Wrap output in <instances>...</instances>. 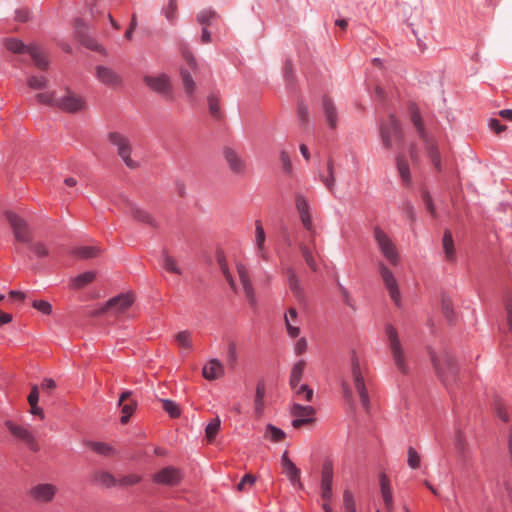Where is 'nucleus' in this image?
I'll use <instances>...</instances> for the list:
<instances>
[{
	"label": "nucleus",
	"instance_id": "63",
	"mask_svg": "<svg viewBox=\"0 0 512 512\" xmlns=\"http://www.w3.org/2000/svg\"><path fill=\"white\" fill-rule=\"evenodd\" d=\"M495 409H496L497 414L501 420H503L505 422H507L509 420L508 412L500 403H498V402L496 403Z\"/></svg>",
	"mask_w": 512,
	"mask_h": 512
},
{
	"label": "nucleus",
	"instance_id": "22",
	"mask_svg": "<svg viewBox=\"0 0 512 512\" xmlns=\"http://www.w3.org/2000/svg\"><path fill=\"white\" fill-rule=\"evenodd\" d=\"M202 375L207 380H216L224 375V367L217 359H211L204 365Z\"/></svg>",
	"mask_w": 512,
	"mask_h": 512
},
{
	"label": "nucleus",
	"instance_id": "9",
	"mask_svg": "<svg viewBox=\"0 0 512 512\" xmlns=\"http://www.w3.org/2000/svg\"><path fill=\"white\" fill-rule=\"evenodd\" d=\"M5 426L14 437L23 441L30 450L34 452L39 450V444L28 426L19 425L10 420L5 422Z\"/></svg>",
	"mask_w": 512,
	"mask_h": 512
},
{
	"label": "nucleus",
	"instance_id": "42",
	"mask_svg": "<svg viewBox=\"0 0 512 512\" xmlns=\"http://www.w3.org/2000/svg\"><path fill=\"white\" fill-rule=\"evenodd\" d=\"M427 151L429 158L431 162L433 163L434 167L440 171L441 170V157L440 153L436 146H434L432 143H427Z\"/></svg>",
	"mask_w": 512,
	"mask_h": 512
},
{
	"label": "nucleus",
	"instance_id": "47",
	"mask_svg": "<svg viewBox=\"0 0 512 512\" xmlns=\"http://www.w3.org/2000/svg\"><path fill=\"white\" fill-rule=\"evenodd\" d=\"M136 409V402L130 401L122 405L121 423L126 424Z\"/></svg>",
	"mask_w": 512,
	"mask_h": 512
},
{
	"label": "nucleus",
	"instance_id": "43",
	"mask_svg": "<svg viewBox=\"0 0 512 512\" xmlns=\"http://www.w3.org/2000/svg\"><path fill=\"white\" fill-rule=\"evenodd\" d=\"M219 430H220V420H219V418H215L206 426V429H205L206 438L208 439L209 442H212L215 439Z\"/></svg>",
	"mask_w": 512,
	"mask_h": 512
},
{
	"label": "nucleus",
	"instance_id": "5",
	"mask_svg": "<svg viewBox=\"0 0 512 512\" xmlns=\"http://www.w3.org/2000/svg\"><path fill=\"white\" fill-rule=\"evenodd\" d=\"M316 410L311 405H301L294 402L290 407V415L293 420L291 425L295 429H299L304 425L314 422Z\"/></svg>",
	"mask_w": 512,
	"mask_h": 512
},
{
	"label": "nucleus",
	"instance_id": "26",
	"mask_svg": "<svg viewBox=\"0 0 512 512\" xmlns=\"http://www.w3.org/2000/svg\"><path fill=\"white\" fill-rule=\"evenodd\" d=\"M97 77L102 83L110 86L117 85L120 82L118 75L112 69L104 66L97 68Z\"/></svg>",
	"mask_w": 512,
	"mask_h": 512
},
{
	"label": "nucleus",
	"instance_id": "1",
	"mask_svg": "<svg viewBox=\"0 0 512 512\" xmlns=\"http://www.w3.org/2000/svg\"><path fill=\"white\" fill-rule=\"evenodd\" d=\"M38 102L46 105L56 106L63 111L74 113L85 107V101L82 97L67 91L63 97H57L55 92H42L36 95Z\"/></svg>",
	"mask_w": 512,
	"mask_h": 512
},
{
	"label": "nucleus",
	"instance_id": "18",
	"mask_svg": "<svg viewBox=\"0 0 512 512\" xmlns=\"http://www.w3.org/2000/svg\"><path fill=\"white\" fill-rule=\"evenodd\" d=\"M134 303V296L131 293L120 294L109 300L107 308L115 313H124Z\"/></svg>",
	"mask_w": 512,
	"mask_h": 512
},
{
	"label": "nucleus",
	"instance_id": "36",
	"mask_svg": "<svg viewBox=\"0 0 512 512\" xmlns=\"http://www.w3.org/2000/svg\"><path fill=\"white\" fill-rule=\"evenodd\" d=\"M411 121L419 132L421 138L426 139L421 115L415 105L410 106Z\"/></svg>",
	"mask_w": 512,
	"mask_h": 512
},
{
	"label": "nucleus",
	"instance_id": "45",
	"mask_svg": "<svg viewBox=\"0 0 512 512\" xmlns=\"http://www.w3.org/2000/svg\"><path fill=\"white\" fill-rule=\"evenodd\" d=\"M344 512H356V503L351 491L345 490L343 493Z\"/></svg>",
	"mask_w": 512,
	"mask_h": 512
},
{
	"label": "nucleus",
	"instance_id": "20",
	"mask_svg": "<svg viewBox=\"0 0 512 512\" xmlns=\"http://www.w3.org/2000/svg\"><path fill=\"white\" fill-rule=\"evenodd\" d=\"M295 205H296L298 213L300 214V218H301L303 226L308 231H312L313 224H312V219H311V215H310V207H309V204H308L307 200L305 199V197L300 194L296 195L295 196Z\"/></svg>",
	"mask_w": 512,
	"mask_h": 512
},
{
	"label": "nucleus",
	"instance_id": "44",
	"mask_svg": "<svg viewBox=\"0 0 512 512\" xmlns=\"http://www.w3.org/2000/svg\"><path fill=\"white\" fill-rule=\"evenodd\" d=\"M181 78H182V83H183L185 92L189 96H192L195 91V82L192 79L191 75L187 71L182 69L181 70Z\"/></svg>",
	"mask_w": 512,
	"mask_h": 512
},
{
	"label": "nucleus",
	"instance_id": "19",
	"mask_svg": "<svg viewBox=\"0 0 512 512\" xmlns=\"http://www.w3.org/2000/svg\"><path fill=\"white\" fill-rule=\"evenodd\" d=\"M266 234L263 224L260 220L255 221V237L254 243L256 248V254L263 260L268 259V253L265 246Z\"/></svg>",
	"mask_w": 512,
	"mask_h": 512
},
{
	"label": "nucleus",
	"instance_id": "23",
	"mask_svg": "<svg viewBox=\"0 0 512 512\" xmlns=\"http://www.w3.org/2000/svg\"><path fill=\"white\" fill-rule=\"evenodd\" d=\"M380 481V488H381V495L383 498V501L385 503V507L388 510V512H391L393 510V496L392 491L390 487V480L387 477L385 473H381L379 477Z\"/></svg>",
	"mask_w": 512,
	"mask_h": 512
},
{
	"label": "nucleus",
	"instance_id": "27",
	"mask_svg": "<svg viewBox=\"0 0 512 512\" xmlns=\"http://www.w3.org/2000/svg\"><path fill=\"white\" fill-rule=\"evenodd\" d=\"M306 368L305 360H299L291 368L290 377H289V385L290 387H295L300 384L302 376L304 374Z\"/></svg>",
	"mask_w": 512,
	"mask_h": 512
},
{
	"label": "nucleus",
	"instance_id": "24",
	"mask_svg": "<svg viewBox=\"0 0 512 512\" xmlns=\"http://www.w3.org/2000/svg\"><path fill=\"white\" fill-rule=\"evenodd\" d=\"M224 157L228 162L230 169L234 173H243L245 170L244 162L238 157L237 153L231 148H225Z\"/></svg>",
	"mask_w": 512,
	"mask_h": 512
},
{
	"label": "nucleus",
	"instance_id": "40",
	"mask_svg": "<svg viewBox=\"0 0 512 512\" xmlns=\"http://www.w3.org/2000/svg\"><path fill=\"white\" fill-rule=\"evenodd\" d=\"M95 480L104 486L112 487L118 485V479H115L113 475L107 472H99L95 476Z\"/></svg>",
	"mask_w": 512,
	"mask_h": 512
},
{
	"label": "nucleus",
	"instance_id": "13",
	"mask_svg": "<svg viewBox=\"0 0 512 512\" xmlns=\"http://www.w3.org/2000/svg\"><path fill=\"white\" fill-rule=\"evenodd\" d=\"M144 81L150 89L159 94H171L170 79L166 74H159L156 76H145Z\"/></svg>",
	"mask_w": 512,
	"mask_h": 512
},
{
	"label": "nucleus",
	"instance_id": "55",
	"mask_svg": "<svg viewBox=\"0 0 512 512\" xmlns=\"http://www.w3.org/2000/svg\"><path fill=\"white\" fill-rule=\"evenodd\" d=\"M489 128L497 135L501 134L507 129V126L502 124L498 119L491 118L488 121Z\"/></svg>",
	"mask_w": 512,
	"mask_h": 512
},
{
	"label": "nucleus",
	"instance_id": "28",
	"mask_svg": "<svg viewBox=\"0 0 512 512\" xmlns=\"http://www.w3.org/2000/svg\"><path fill=\"white\" fill-rule=\"evenodd\" d=\"M293 396L298 401L311 402L313 399L314 391L306 384H298L295 387H291Z\"/></svg>",
	"mask_w": 512,
	"mask_h": 512
},
{
	"label": "nucleus",
	"instance_id": "62",
	"mask_svg": "<svg viewBox=\"0 0 512 512\" xmlns=\"http://www.w3.org/2000/svg\"><path fill=\"white\" fill-rule=\"evenodd\" d=\"M38 401H39V389L35 385L31 388V391L28 395V403H29V405H34V404H38Z\"/></svg>",
	"mask_w": 512,
	"mask_h": 512
},
{
	"label": "nucleus",
	"instance_id": "56",
	"mask_svg": "<svg viewBox=\"0 0 512 512\" xmlns=\"http://www.w3.org/2000/svg\"><path fill=\"white\" fill-rule=\"evenodd\" d=\"M30 249L36 257H45L48 255V250L43 243H34L30 246Z\"/></svg>",
	"mask_w": 512,
	"mask_h": 512
},
{
	"label": "nucleus",
	"instance_id": "61",
	"mask_svg": "<svg viewBox=\"0 0 512 512\" xmlns=\"http://www.w3.org/2000/svg\"><path fill=\"white\" fill-rule=\"evenodd\" d=\"M182 55H183V58L185 59V61L187 62V64L192 68V69H196V60L194 58V56L192 55V53L188 50V49H183L182 50Z\"/></svg>",
	"mask_w": 512,
	"mask_h": 512
},
{
	"label": "nucleus",
	"instance_id": "35",
	"mask_svg": "<svg viewBox=\"0 0 512 512\" xmlns=\"http://www.w3.org/2000/svg\"><path fill=\"white\" fill-rule=\"evenodd\" d=\"M397 168L403 183H405L406 185H410L411 175L409 165L402 156H399L397 158Z\"/></svg>",
	"mask_w": 512,
	"mask_h": 512
},
{
	"label": "nucleus",
	"instance_id": "60",
	"mask_svg": "<svg viewBox=\"0 0 512 512\" xmlns=\"http://www.w3.org/2000/svg\"><path fill=\"white\" fill-rule=\"evenodd\" d=\"M208 101H209L210 113L213 116H218V114H219V102H218V99L215 96H210L208 98Z\"/></svg>",
	"mask_w": 512,
	"mask_h": 512
},
{
	"label": "nucleus",
	"instance_id": "12",
	"mask_svg": "<svg viewBox=\"0 0 512 512\" xmlns=\"http://www.w3.org/2000/svg\"><path fill=\"white\" fill-rule=\"evenodd\" d=\"M182 479V473L179 469L168 466L161 469L153 476L154 482L162 485L174 486Z\"/></svg>",
	"mask_w": 512,
	"mask_h": 512
},
{
	"label": "nucleus",
	"instance_id": "49",
	"mask_svg": "<svg viewBox=\"0 0 512 512\" xmlns=\"http://www.w3.org/2000/svg\"><path fill=\"white\" fill-rule=\"evenodd\" d=\"M32 306L44 315H50L52 312V306L49 302L45 300H35L32 303Z\"/></svg>",
	"mask_w": 512,
	"mask_h": 512
},
{
	"label": "nucleus",
	"instance_id": "33",
	"mask_svg": "<svg viewBox=\"0 0 512 512\" xmlns=\"http://www.w3.org/2000/svg\"><path fill=\"white\" fill-rule=\"evenodd\" d=\"M264 435H265V438H267L270 441L275 442V443L283 441L286 437V433L282 429H280L272 424H268L266 426Z\"/></svg>",
	"mask_w": 512,
	"mask_h": 512
},
{
	"label": "nucleus",
	"instance_id": "46",
	"mask_svg": "<svg viewBox=\"0 0 512 512\" xmlns=\"http://www.w3.org/2000/svg\"><path fill=\"white\" fill-rule=\"evenodd\" d=\"M163 267L167 272L177 274V275L181 274V271H180V268L178 267L177 261L169 255L164 256Z\"/></svg>",
	"mask_w": 512,
	"mask_h": 512
},
{
	"label": "nucleus",
	"instance_id": "25",
	"mask_svg": "<svg viewBox=\"0 0 512 512\" xmlns=\"http://www.w3.org/2000/svg\"><path fill=\"white\" fill-rule=\"evenodd\" d=\"M285 324L287 328L288 335L292 338L298 337L300 334V329L297 320V311L294 308H290L285 314Z\"/></svg>",
	"mask_w": 512,
	"mask_h": 512
},
{
	"label": "nucleus",
	"instance_id": "54",
	"mask_svg": "<svg viewBox=\"0 0 512 512\" xmlns=\"http://www.w3.org/2000/svg\"><path fill=\"white\" fill-rule=\"evenodd\" d=\"M256 478L251 474H245L237 485L238 491H244L247 486L254 485Z\"/></svg>",
	"mask_w": 512,
	"mask_h": 512
},
{
	"label": "nucleus",
	"instance_id": "50",
	"mask_svg": "<svg viewBox=\"0 0 512 512\" xmlns=\"http://www.w3.org/2000/svg\"><path fill=\"white\" fill-rule=\"evenodd\" d=\"M408 465L412 469H417L420 466V455L413 447L408 448Z\"/></svg>",
	"mask_w": 512,
	"mask_h": 512
},
{
	"label": "nucleus",
	"instance_id": "38",
	"mask_svg": "<svg viewBox=\"0 0 512 512\" xmlns=\"http://www.w3.org/2000/svg\"><path fill=\"white\" fill-rule=\"evenodd\" d=\"M218 18L219 15L211 9H205L197 15V20L202 25H210Z\"/></svg>",
	"mask_w": 512,
	"mask_h": 512
},
{
	"label": "nucleus",
	"instance_id": "8",
	"mask_svg": "<svg viewBox=\"0 0 512 512\" xmlns=\"http://www.w3.org/2000/svg\"><path fill=\"white\" fill-rule=\"evenodd\" d=\"M374 237L382 255L393 265L398 263L399 257L395 244L390 237L380 228L374 230Z\"/></svg>",
	"mask_w": 512,
	"mask_h": 512
},
{
	"label": "nucleus",
	"instance_id": "17",
	"mask_svg": "<svg viewBox=\"0 0 512 512\" xmlns=\"http://www.w3.org/2000/svg\"><path fill=\"white\" fill-rule=\"evenodd\" d=\"M352 373L354 378V386L359 394L361 404L366 410H368L370 405L369 394L366 389L364 379L361 375L359 365L357 363L353 364Z\"/></svg>",
	"mask_w": 512,
	"mask_h": 512
},
{
	"label": "nucleus",
	"instance_id": "2",
	"mask_svg": "<svg viewBox=\"0 0 512 512\" xmlns=\"http://www.w3.org/2000/svg\"><path fill=\"white\" fill-rule=\"evenodd\" d=\"M5 46L13 53L28 54L35 65L42 70L48 66L44 52L37 46H25L20 40L14 38L6 39Z\"/></svg>",
	"mask_w": 512,
	"mask_h": 512
},
{
	"label": "nucleus",
	"instance_id": "53",
	"mask_svg": "<svg viewBox=\"0 0 512 512\" xmlns=\"http://www.w3.org/2000/svg\"><path fill=\"white\" fill-rule=\"evenodd\" d=\"M91 449L100 455H109L112 451V448L108 444L102 442L91 443Z\"/></svg>",
	"mask_w": 512,
	"mask_h": 512
},
{
	"label": "nucleus",
	"instance_id": "14",
	"mask_svg": "<svg viewBox=\"0 0 512 512\" xmlns=\"http://www.w3.org/2000/svg\"><path fill=\"white\" fill-rule=\"evenodd\" d=\"M236 268H237V273H238L240 282L242 284L243 292H244L246 298L252 305H255L256 304L255 292H254V288H253L251 280H250V276H249L247 267L242 263H237Z\"/></svg>",
	"mask_w": 512,
	"mask_h": 512
},
{
	"label": "nucleus",
	"instance_id": "3",
	"mask_svg": "<svg viewBox=\"0 0 512 512\" xmlns=\"http://www.w3.org/2000/svg\"><path fill=\"white\" fill-rule=\"evenodd\" d=\"M5 217L10 224L15 239L21 243H30L32 232L26 220L13 211H6Z\"/></svg>",
	"mask_w": 512,
	"mask_h": 512
},
{
	"label": "nucleus",
	"instance_id": "59",
	"mask_svg": "<svg viewBox=\"0 0 512 512\" xmlns=\"http://www.w3.org/2000/svg\"><path fill=\"white\" fill-rule=\"evenodd\" d=\"M280 158H281L284 170L287 173H290L292 170V163L290 161L288 153L286 151H281Z\"/></svg>",
	"mask_w": 512,
	"mask_h": 512
},
{
	"label": "nucleus",
	"instance_id": "34",
	"mask_svg": "<svg viewBox=\"0 0 512 512\" xmlns=\"http://www.w3.org/2000/svg\"><path fill=\"white\" fill-rule=\"evenodd\" d=\"M266 389L264 383H258L255 393V411L258 415H261L264 410V397Z\"/></svg>",
	"mask_w": 512,
	"mask_h": 512
},
{
	"label": "nucleus",
	"instance_id": "31",
	"mask_svg": "<svg viewBox=\"0 0 512 512\" xmlns=\"http://www.w3.org/2000/svg\"><path fill=\"white\" fill-rule=\"evenodd\" d=\"M95 276H96V274L93 271H87V272L81 273L71 279L70 285L72 288H75V289L82 288V287L86 286L87 284L91 283L94 280Z\"/></svg>",
	"mask_w": 512,
	"mask_h": 512
},
{
	"label": "nucleus",
	"instance_id": "51",
	"mask_svg": "<svg viewBox=\"0 0 512 512\" xmlns=\"http://www.w3.org/2000/svg\"><path fill=\"white\" fill-rule=\"evenodd\" d=\"M141 480V477L137 474H130L127 476H123L118 479V485L119 486H132L137 483H139Z\"/></svg>",
	"mask_w": 512,
	"mask_h": 512
},
{
	"label": "nucleus",
	"instance_id": "39",
	"mask_svg": "<svg viewBox=\"0 0 512 512\" xmlns=\"http://www.w3.org/2000/svg\"><path fill=\"white\" fill-rule=\"evenodd\" d=\"M175 340L180 348L190 350L192 348L191 334L188 331H181L175 336Z\"/></svg>",
	"mask_w": 512,
	"mask_h": 512
},
{
	"label": "nucleus",
	"instance_id": "4",
	"mask_svg": "<svg viewBox=\"0 0 512 512\" xmlns=\"http://www.w3.org/2000/svg\"><path fill=\"white\" fill-rule=\"evenodd\" d=\"M332 482H333V464L331 461H325L321 471V497L324 500L322 505L325 512H336L332 509L329 501L332 499Z\"/></svg>",
	"mask_w": 512,
	"mask_h": 512
},
{
	"label": "nucleus",
	"instance_id": "10",
	"mask_svg": "<svg viewBox=\"0 0 512 512\" xmlns=\"http://www.w3.org/2000/svg\"><path fill=\"white\" fill-rule=\"evenodd\" d=\"M385 332L389 341V345L393 354L394 362L397 368L405 372L406 371V363L403 355V351L401 348V344L398 339V335L393 326L387 325L385 328Z\"/></svg>",
	"mask_w": 512,
	"mask_h": 512
},
{
	"label": "nucleus",
	"instance_id": "6",
	"mask_svg": "<svg viewBox=\"0 0 512 512\" xmlns=\"http://www.w3.org/2000/svg\"><path fill=\"white\" fill-rule=\"evenodd\" d=\"M431 360L442 382L447 385L449 378L456 374V365L453 358L446 353L441 356L431 353Z\"/></svg>",
	"mask_w": 512,
	"mask_h": 512
},
{
	"label": "nucleus",
	"instance_id": "7",
	"mask_svg": "<svg viewBox=\"0 0 512 512\" xmlns=\"http://www.w3.org/2000/svg\"><path fill=\"white\" fill-rule=\"evenodd\" d=\"M382 141L385 147L391 148L402 140V132L398 120L393 116H389L387 122L381 127Z\"/></svg>",
	"mask_w": 512,
	"mask_h": 512
},
{
	"label": "nucleus",
	"instance_id": "64",
	"mask_svg": "<svg viewBox=\"0 0 512 512\" xmlns=\"http://www.w3.org/2000/svg\"><path fill=\"white\" fill-rule=\"evenodd\" d=\"M307 349V342L304 338H301L297 341L295 345V352L296 354L300 355L303 354Z\"/></svg>",
	"mask_w": 512,
	"mask_h": 512
},
{
	"label": "nucleus",
	"instance_id": "48",
	"mask_svg": "<svg viewBox=\"0 0 512 512\" xmlns=\"http://www.w3.org/2000/svg\"><path fill=\"white\" fill-rule=\"evenodd\" d=\"M163 409L173 418L180 416L179 406L172 400H162Z\"/></svg>",
	"mask_w": 512,
	"mask_h": 512
},
{
	"label": "nucleus",
	"instance_id": "15",
	"mask_svg": "<svg viewBox=\"0 0 512 512\" xmlns=\"http://www.w3.org/2000/svg\"><path fill=\"white\" fill-rule=\"evenodd\" d=\"M281 465L283 468V473L288 477L291 484L294 487L302 488V483L300 480V470L290 460L287 451H285L281 457Z\"/></svg>",
	"mask_w": 512,
	"mask_h": 512
},
{
	"label": "nucleus",
	"instance_id": "58",
	"mask_svg": "<svg viewBox=\"0 0 512 512\" xmlns=\"http://www.w3.org/2000/svg\"><path fill=\"white\" fill-rule=\"evenodd\" d=\"M328 172H329V176L324 179V183L326 185V187L332 191L333 187H334V183H335V178H334V172H333V165L331 162L328 163Z\"/></svg>",
	"mask_w": 512,
	"mask_h": 512
},
{
	"label": "nucleus",
	"instance_id": "21",
	"mask_svg": "<svg viewBox=\"0 0 512 512\" xmlns=\"http://www.w3.org/2000/svg\"><path fill=\"white\" fill-rule=\"evenodd\" d=\"M56 493V487L52 484H39L30 491L31 496L40 502H49Z\"/></svg>",
	"mask_w": 512,
	"mask_h": 512
},
{
	"label": "nucleus",
	"instance_id": "30",
	"mask_svg": "<svg viewBox=\"0 0 512 512\" xmlns=\"http://www.w3.org/2000/svg\"><path fill=\"white\" fill-rule=\"evenodd\" d=\"M125 212L140 222L149 224L152 223V217L149 215V213L136 207L134 204L127 203Z\"/></svg>",
	"mask_w": 512,
	"mask_h": 512
},
{
	"label": "nucleus",
	"instance_id": "41",
	"mask_svg": "<svg viewBox=\"0 0 512 512\" xmlns=\"http://www.w3.org/2000/svg\"><path fill=\"white\" fill-rule=\"evenodd\" d=\"M442 242L447 258L452 259L454 257V243L452 234L449 231L444 233Z\"/></svg>",
	"mask_w": 512,
	"mask_h": 512
},
{
	"label": "nucleus",
	"instance_id": "37",
	"mask_svg": "<svg viewBox=\"0 0 512 512\" xmlns=\"http://www.w3.org/2000/svg\"><path fill=\"white\" fill-rule=\"evenodd\" d=\"M217 261H218L219 267H220L225 279L227 280V282L229 283L231 288L235 290V282H234L232 275L229 271L225 256L223 254H218Z\"/></svg>",
	"mask_w": 512,
	"mask_h": 512
},
{
	"label": "nucleus",
	"instance_id": "57",
	"mask_svg": "<svg viewBox=\"0 0 512 512\" xmlns=\"http://www.w3.org/2000/svg\"><path fill=\"white\" fill-rule=\"evenodd\" d=\"M302 254H303V257L307 263V265L312 269V270H316L317 269V265H316V262H315V259L312 255V253L309 251L308 248H302Z\"/></svg>",
	"mask_w": 512,
	"mask_h": 512
},
{
	"label": "nucleus",
	"instance_id": "11",
	"mask_svg": "<svg viewBox=\"0 0 512 512\" xmlns=\"http://www.w3.org/2000/svg\"><path fill=\"white\" fill-rule=\"evenodd\" d=\"M108 138L109 141L117 147L118 154L123 159L125 164L130 168L136 167V163L130 158L131 148L127 139L123 135L116 132L110 133Z\"/></svg>",
	"mask_w": 512,
	"mask_h": 512
},
{
	"label": "nucleus",
	"instance_id": "29",
	"mask_svg": "<svg viewBox=\"0 0 512 512\" xmlns=\"http://www.w3.org/2000/svg\"><path fill=\"white\" fill-rule=\"evenodd\" d=\"M100 252V248L96 246H81L73 249L72 254L80 259H90L97 257Z\"/></svg>",
	"mask_w": 512,
	"mask_h": 512
},
{
	"label": "nucleus",
	"instance_id": "52",
	"mask_svg": "<svg viewBox=\"0 0 512 512\" xmlns=\"http://www.w3.org/2000/svg\"><path fill=\"white\" fill-rule=\"evenodd\" d=\"M46 83L47 80L44 76H32L28 79V85L32 89H42Z\"/></svg>",
	"mask_w": 512,
	"mask_h": 512
},
{
	"label": "nucleus",
	"instance_id": "16",
	"mask_svg": "<svg viewBox=\"0 0 512 512\" xmlns=\"http://www.w3.org/2000/svg\"><path fill=\"white\" fill-rule=\"evenodd\" d=\"M380 271L383 282L390 293L391 299L394 301L396 305H400V292L393 273L384 265H381Z\"/></svg>",
	"mask_w": 512,
	"mask_h": 512
},
{
	"label": "nucleus",
	"instance_id": "32",
	"mask_svg": "<svg viewBox=\"0 0 512 512\" xmlns=\"http://www.w3.org/2000/svg\"><path fill=\"white\" fill-rule=\"evenodd\" d=\"M323 109L330 127L335 128L337 124L336 108L332 101L327 97L323 98Z\"/></svg>",
	"mask_w": 512,
	"mask_h": 512
}]
</instances>
